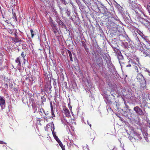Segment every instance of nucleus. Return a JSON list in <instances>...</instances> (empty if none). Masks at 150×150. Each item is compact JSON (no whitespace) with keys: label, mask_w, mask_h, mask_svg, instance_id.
<instances>
[{"label":"nucleus","mask_w":150,"mask_h":150,"mask_svg":"<svg viewBox=\"0 0 150 150\" xmlns=\"http://www.w3.org/2000/svg\"><path fill=\"white\" fill-rule=\"evenodd\" d=\"M137 79L138 81L140 82L142 81V80L144 81V84L143 87H144L146 85V81L144 79L143 76L140 73L138 74L137 75Z\"/></svg>","instance_id":"20e7f679"},{"label":"nucleus","mask_w":150,"mask_h":150,"mask_svg":"<svg viewBox=\"0 0 150 150\" xmlns=\"http://www.w3.org/2000/svg\"><path fill=\"white\" fill-rule=\"evenodd\" d=\"M55 138H54L57 141V142L58 143H59L61 142V141H60V140L58 138L57 136H55Z\"/></svg>","instance_id":"393cba45"},{"label":"nucleus","mask_w":150,"mask_h":150,"mask_svg":"<svg viewBox=\"0 0 150 150\" xmlns=\"http://www.w3.org/2000/svg\"><path fill=\"white\" fill-rule=\"evenodd\" d=\"M12 40L15 43L18 42H20V40L18 37L15 38H12Z\"/></svg>","instance_id":"2eb2a0df"},{"label":"nucleus","mask_w":150,"mask_h":150,"mask_svg":"<svg viewBox=\"0 0 150 150\" xmlns=\"http://www.w3.org/2000/svg\"><path fill=\"white\" fill-rule=\"evenodd\" d=\"M50 107H51V110H53V106L51 102L50 103Z\"/></svg>","instance_id":"ea45409f"},{"label":"nucleus","mask_w":150,"mask_h":150,"mask_svg":"<svg viewBox=\"0 0 150 150\" xmlns=\"http://www.w3.org/2000/svg\"><path fill=\"white\" fill-rule=\"evenodd\" d=\"M129 138L130 140H132V139H133V137L131 136H129Z\"/></svg>","instance_id":"a18cd8bd"},{"label":"nucleus","mask_w":150,"mask_h":150,"mask_svg":"<svg viewBox=\"0 0 150 150\" xmlns=\"http://www.w3.org/2000/svg\"><path fill=\"white\" fill-rule=\"evenodd\" d=\"M17 32H15L13 34L15 37H18V36L17 35Z\"/></svg>","instance_id":"a19ab883"},{"label":"nucleus","mask_w":150,"mask_h":150,"mask_svg":"<svg viewBox=\"0 0 150 150\" xmlns=\"http://www.w3.org/2000/svg\"><path fill=\"white\" fill-rule=\"evenodd\" d=\"M34 109L35 110V112H36V111H37V108H34Z\"/></svg>","instance_id":"bf43d9fd"},{"label":"nucleus","mask_w":150,"mask_h":150,"mask_svg":"<svg viewBox=\"0 0 150 150\" xmlns=\"http://www.w3.org/2000/svg\"><path fill=\"white\" fill-rule=\"evenodd\" d=\"M145 134V136H144V138H145V139L147 141V142H148L149 140L147 138V137H145V136H147V133H144Z\"/></svg>","instance_id":"7c9ffc66"},{"label":"nucleus","mask_w":150,"mask_h":150,"mask_svg":"<svg viewBox=\"0 0 150 150\" xmlns=\"http://www.w3.org/2000/svg\"><path fill=\"white\" fill-rule=\"evenodd\" d=\"M44 119L47 122H48V121L47 120L48 119L47 118V117H44Z\"/></svg>","instance_id":"8fccbe9b"},{"label":"nucleus","mask_w":150,"mask_h":150,"mask_svg":"<svg viewBox=\"0 0 150 150\" xmlns=\"http://www.w3.org/2000/svg\"><path fill=\"white\" fill-rule=\"evenodd\" d=\"M82 121L83 122H84L85 124H86L85 123V122H84V119H83H83H82Z\"/></svg>","instance_id":"6e6d98bb"},{"label":"nucleus","mask_w":150,"mask_h":150,"mask_svg":"<svg viewBox=\"0 0 150 150\" xmlns=\"http://www.w3.org/2000/svg\"><path fill=\"white\" fill-rule=\"evenodd\" d=\"M73 8H74V9H75V8H76V6L74 5H73L72 6Z\"/></svg>","instance_id":"5fc2aeb1"},{"label":"nucleus","mask_w":150,"mask_h":150,"mask_svg":"<svg viewBox=\"0 0 150 150\" xmlns=\"http://www.w3.org/2000/svg\"><path fill=\"white\" fill-rule=\"evenodd\" d=\"M8 30L9 33L11 34L13 33V31H14L13 29H9Z\"/></svg>","instance_id":"bb28decb"},{"label":"nucleus","mask_w":150,"mask_h":150,"mask_svg":"<svg viewBox=\"0 0 150 150\" xmlns=\"http://www.w3.org/2000/svg\"><path fill=\"white\" fill-rule=\"evenodd\" d=\"M139 9L140 10V11H141L142 13V11H141V8H140V9Z\"/></svg>","instance_id":"680f3d73"},{"label":"nucleus","mask_w":150,"mask_h":150,"mask_svg":"<svg viewBox=\"0 0 150 150\" xmlns=\"http://www.w3.org/2000/svg\"><path fill=\"white\" fill-rule=\"evenodd\" d=\"M122 46L125 49H128L129 48L128 43L127 42H122Z\"/></svg>","instance_id":"f8f14e48"},{"label":"nucleus","mask_w":150,"mask_h":150,"mask_svg":"<svg viewBox=\"0 0 150 150\" xmlns=\"http://www.w3.org/2000/svg\"><path fill=\"white\" fill-rule=\"evenodd\" d=\"M30 32H31V37L32 38H33V36H34V34L33 33V32H34L33 31V30H32V29H31L30 30Z\"/></svg>","instance_id":"c756f323"},{"label":"nucleus","mask_w":150,"mask_h":150,"mask_svg":"<svg viewBox=\"0 0 150 150\" xmlns=\"http://www.w3.org/2000/svg\"><path fill=\"white\" fill-rule=\"evenodd\" d=\"M64 112L65 115L67 117H69L70 116V115L69 110L66 108H64Z\"/></svg>","instance_id":"9d476101"},{"label":"nucleus","mask_w":150,"mask_h":150,"mask_svg":"<svg viewBox=\"0 0 150 150\" xmlns=\"http://www.w3.org/2000/svg\"><path fill=\"white\" fill-rule=\"evenodd\" d=\"M70 18L71 20H73V19L71 17Z\"/></svg>","instance_id":"69168bd1"},{"label":"nucleus","mask_w":150,"mask_h":150,"mask_svg":"<svg viewBox=\"0 0 150 150\" xmlns=\"http://www.w3.org/2000/svg\"><path fill=\"white\" fill-rule=\"evenodd\" d=\"M21 55L23 57V59H25V55L24 54L23 52H22Z\"/></svg>","instance_id":"cd10ccee"},{"label":"nucleus","mask_w":150,"mask_h":150,"mask_svg":"<svg viewBox=\"0 0 150 150\" xmlns=\"http://www.w3.org/2000/svg\"><path fill=\"white\" fill-rule=\"evenodd\" d=\"M67 52H68V53L69 54V57L70 61H73V59L72 57V54H71V51L70 50H68Z\"/></svg>","instance_id":"dca6fc26"},{"label":"nucleus","mask_w":150,"mask_h":150,"mask_svg":"<svg viewBox=\"0 0 150 150\" xmlns=\"http://www.w3.org/2000/svg\"><path fill=\"white\" fill-rule=\"evenodd\" d=\"M149 75L150 76V72L149 73Z\"/></svg>","instance_id":"338daca9"},{"label":"nucleus","mask_w":150,"mask_h":150,"mask_svg":"<svg viewBox=\"0 0 150 150\" xmlns=\"http://www.w3.org/2000/svg\"><path fill=\"white\" fill-rule=\"evenodd\" d=\"M61 21H62L60 20L59 19H57V22L58 24H59L60 22H61Z\"/></svg>","instance_id":"c9c22d12"},{"label":"nucleus","mask_w":150,"mask_h":150,"mask_svg":"<svg viewBox=\"0 0 150 150\" xmlns=\"http://www.w3.org/2000/svg\"><path fill=\"white\" fill-rule=\"evenodd\" d=\"M138 20L142 24L144 25L146 27H147L148 29L149 28L150 22L148 20L141 17L138 18Z\"/></svg>","instance_id":"f257e3e1"},{"label":"nucleus","mask_w":150,"mask_h":150,"mask_svg":"<svg viewBox=\"0 0 150 150\" xmlns=\"http://www.w3.org/2000/svg\"><path fill=\"white\" fill-rule=\"evenodd\" d=\"M114 50L115 51H117L118 50L119 51V50H118L117 49H116V48L114 49ZM117 52H116V54H117Z\"/></svg>","instance_id":"3c124183"},{"label":"nucleus","mask_w":150,"mask_h":150,"mask_svg":"<svg viewBox=\"0 0 150 150\" xmlns=\"http://www.w3.org/2000/svg\"><path fill=\"white\" fill-rule=\"evenodd\" d=\"M68 106L69 108V109L71 110V106L69 104H68Z\"/></svg>","instance_id":"49530a36"},{"label":"nucleus","mask_w":150,"mask_h":150,"mask_svg":"<svg viewBox=\"0 0 150 150\" xmlns=\"http://www.w3.org/2000/svg\"><path fill=\"white\" fill-rule=\"evenodd\" d=\"M49 22L50 23V25H51L52 23H55V22H54L53 20H52V18L50 17L49 19Z\"/></svg>","instance_id":"5701e85b"},{"label":"nucleus","mask_w":150,"mask_h":150,"mask_svg":"<svg viewBox=\"0 0 150 150\" xmlns=\"http://www.w3.org/2000/svg\"><path fill=\"white\" fill-rule=\"evenodd\" d=\"M44 113L45 114V115H47V114H48V113H46L45 112V113Z\"/></svg>","instance_id":"052dcab7"},{"label":"nucleus","mask_w":150,"mask_h":150,"mask_svg":"<svg viewBox=\"0 0 150 150\" xmlns=\"http://www.w3.org/2000/svg\"><path fill=\"white\" fill-rule=\"evenodd\" d=\"M76 1L79 8L81 7L82 6V5L79 0H76Z\"/></svg>","instance_id":"f3484780"},{"label":"nucleus","mask_w":150,"mask_h":150,"mask_svg":"<svg viewBox=\"0 0 150 150\" xmlns=\"http://www.w3.org/2000/svg\"><path fill=\"white\" fill-rule=\"evenodd\" d=\"M0 105L1 109H3L5 107V102L4 97L0 96Z\"/></svg>","instance_id":"6e6552de"},{"label":"nucleus","mask_w":150,"mask_h":150,"mask_svg":"<svg viewBox=\"0 0 150 150\" xmlns=\"http://www.w3.org/2000/svg\"><path fill=\"white\" fill-rule=\"evenodd\" d=\"M51 111L52 115L54 117H55V115L54 113L53 110H51Z\"/></svg>","instance_id":"79ce46f5"},{"label":"nucleus","mask_w":150,"mask_h":150,"mask_svg":"<svg viewBox=\"0 0 150 150\" xmlns=\"http://www.w3.org/2000/svg\"><path fill=\"white\" fill-rule=\"evenodd\" d=\"M70 3L72 5V6L73 5H74L73 2L72 1H70Z\"/></svg>","instance_id":"4d7b16f0"},{"label":"nucleus","mask_w":150,"mask_h":150,"mask_svg":"<svg viewBox=\"0 0 150 150\" xmlns=\"http://www.w3.org/2000/svg\"><path fill=\"white\" fill-rule=\"evenodd\" d=\"M51 26V30L54 32L55 35H56L58 32V28L55 23H52L50 25Z\"/></svg>","instance_id":"0eeeda50"},{"label":"nucleus","mask_w":150,"mask_h":150,"mask_svg":"<svg viewBox=\"0 0 150 150\" xmlns=\"http://www.w3.org/2000/svg\"><path fill=\"white\" fill-rule=\"evenodd\" d=\"M144 56L145 57H146V56H149V54H148L147 52H143Z\"/></svg>","instance_id":"b1692460"},{"label":"nucleus","mask_w":150,"mask_h":150,"mask_svg":"<svg viewBox=\"0 0 150 150\" xmlns=\"http://www.w3.org/2000/svg\"><path fill=\"white\" fill-rule=\"evenodd\" d=\"M0 144H6V142H5L3 141H0Z\"/></svg>","instance_id":"58836bf2"},{"label":"nucleus","mask_w":150,"mask_h":150,"mask_svg":"<svg viewBox=\"0 0 150 150\" xmlns=\"http://www.w3.org/2000/svg\"><path fill=\"white\" fill-rule=\"evenodd\" d=\"M134 110L137 115H138L140 116L146 115L145 110L143 111L138 106H136L134 107Z\"/></svg>","instance_id":"f03ea898"},{"label":"nucleus","mask_w":150,"mask_h":150,"mask_svg":"<svg viewBox=\"0 0 150 150\" xmlns=\"http://www.w3.org/2000/svg\"><path fill=\"white\" fill-rule=\"evenodd\" d=\"M103 13L104 14H106V13L105 12H104V13Z\"/></svg>","instance_id":"e2e57ef3"},{"label":"nucleus","mask_w":150,"mask_h":150,"mask_svg":"<svg viewBox=\"0 0 150 150\" xmlns=\"http://www.w3.org/2000/svg\"><path fill=\"white\" fill-rule=\"evenodd\" d=\"M21 57H18L16 58L15 60L16 63L17 64V66L19 67L21 66Z\"/></svg>","instance_id":"9b49d317"},{"label":"nucleus","mask_w":150,"mask_h":150,"mask_svg":"<svg viewBox=\"0 0 150 150\" xmlns=\"http://www.w3.org/2000/svg\"><path fill=\"white\" fill-rule=\"evenodd\" d=\"M61 1L65 5H66L67 4V2H66L65 0H61Z\"/></svg>","instance_id":"2f4dec72"},{"label":"nucleus","mask_w":150,"mask_h":150,"mask_svg":"<svg viewBox=\"0 0 150 150\" xmlns=\"http://www.w3.org/2000/svg\"><path fill=\"white\" fill-rule=\"evenodd\" d=\"M137 62H138V63H139V60H137Z\"/></svg>","instance_id":"0e129e2a"},{"label":"nucleus","mask_w":150,"mask_h":150,"mask_svg":"<svg viewBox=\"0 0 150 150\" xmlns=\"http://www.w3.org/2000/svg\"><path fill=\"white\" fill-rule=\"evenodd\" d=\"M13 16L14 18H15L17 20V16H16L15 13H13Z\"/></svg>","instance_id":"e433bc0d"},{"label":"nucleus","mask_w":150,"mask_h":150,"mask_svg":"<svg viewBox=\"0 0 150 150\" xmlns=\"http://www.w3.org/2000/svg\"><path fill=\"white\" fill-rule=\"evenodd\" d=\"M87 123L88 125H89L90 127H91V124H89L88 120H87Z\"/></svg>","instance_id":"de8ad7c7"},{"label":"nucleus","mask_w":150,"mask_h":150,"mask_svg":"<svg viewBox=\"0 0 150 150\" xmlns=\"http://www.w3.org/2000/svg\"><path fill=\"white\" fill-rule=\"evenodd\" d=\"M135 69L137 71V72H138V69L137 67H135Z\"/></svg>","instance_id":"603ef678"},{"label":"nucleus","mask_w":150,"mask_h":150,"mask_svg":"<svg viewBox=\"0 0 150 150\" xmlns=\"http://www.w3.org/2000/svg\"><path fill=\"white\" fill-rule=\"evenodd\" d=\"M24 60V63L25 64V59H23Z\"/></svg>","instance_id":"13d9d810"},{"label":"nucleus","mask_w":150,"mask_h":150,"mask_svg":"<svg viewBox=\"0 0 150 150\" xmlns=\"http://www.w3.org/2000/svg\"><path fill=\"white\" fill-rule=\"evenodd\" d=\"M41 99L42 100V102H45L46 100V99L44 96H42L41 97Z\"/></svg>","instance_id":"72a5a7b5"},{"label":"nucleus","mask_w":150,"mask_h":150,"mask_svg":"<svg viewBox=\"0 0 150 150\" xmlns=\"http://www.w3.org/2000/svg\"><path fill=\"white\" fill-rule=\"evenodd\" d=\"M147 7L149 12L150 14V2L148 4Z\"/></svg>","instance_id":"a878e982"},{"label":"nucleus","mask_w":150,"mask_h":150,"mask_svg":"<svg viewBox=\"0 0 150 150\" xmlns=\"http://www.w3.org/2000/svg\"><path fill=\"white\" fill-rule=\"evenodd\" d=\"M116 7L118 9L119 13L122 16H124L125 15V12L123 8L118 4L116 6Z\"/></svg>","instance_id":"423d86ee"},{"label":"nucleus","mask_w":150,"mask_h":150,"mask_svg":"<svg viewBox=\"0 0 150 150\" xmlns=\"http://www.w3.org/2000/svg\"><path fill=\"white\" fill-rule=\"evenodd\" d=\"M53 124L52 122V123H50V124L51 125V130H52V134H53V135L54 137V138H55V137H56L55 136H57L56 135V134L55 133V132L54 131V127L53 128V130H52V127H54V125L53 124Z\"/></svg>","instance_id":"ddd939ff"},{"label":"nucleus","mask_w":150,"mask_h":150,"mask_svg":"<svg viewBox=\"0 0 150 150\" xmlns=\"http://www.w3.org/2000/svg\"><path fill=\"white\" fill-rule=\"evenodd\" d=\"M59 24L60 25V26L61 27H62V28L64 27L66 28H67L66 26L64 25V24L63 23L62 21L61 22H60Z\"/></svg>","instance_id":"6ab92c4d"},{"label":"nucleus","mask_w":150,"mask_h":150,"mask_svg":"<svg viewBox=\"0 0 150 150\" xmlns=\"http://www.w3.org/2000/svg\"><path fill=\"white\" fill-rule=\"evenodd\" d=\"M125 106L124 107V108L125 109H126V110H128L129 107L125 103Z\"/></svg>","instance_id":"c85d7f7f"},{"label":"nucleus","mask_w":150,"mask_h":150,"mask_svg":"<svg viewBox=\"0 0 150 150\" xmlns=\"http://www.w3.org/2000/svg\"><path fill=\"white\" fill-rule=\"evenodd\" d=\"M39 112H40L41 114H42L43 113H45L44 110L42 108H40L39 109Z\"/></svg>","instance_id":"4be33fe9"},{"label":"nucleus","mask_w":150,"mask_h":150,"mask_svg":"<svg viewBox=\"0 0 150 150\" xmlns=\"http://www.w3.org/2000/svg\"><path fill=\"white\" fill-rule=\"evenodd\" d=\"M3 61L1 59H0V68L1 67Z\"/></svg>","instance_id":"4c0bfd02"},{"label":"nucleus","mask_w":150,"mask_h":150,"mask_svg":"<svg viewBox=\"0 0 150 150\" xmlns=\"http://www.w3.org/2000/svg\"><path fill=\"white\" fill-rule=\"evenodd\" d=\"M144 40L146 42V44L147 45V46L149 47L150 46V41L147 38V37H146L144 38Z\"/></svg>","instance_id":"4468645a"},{"label":"nucleus","mask_w":150,"mask_h":150,"mask_svg":"<svg viewBox=\"0 0 150 150\" xmlns=\"http://www.w3.org/2000/svg\"><path fill=\"white\" fill-rule=\"evenodd\" d=\"M131 64H129L128 65H127L126 66V67H131Z\"/></svg>","instance_id":"864d4df0"},{"label":"nucleus","mask_w":150,"mask_h":150,"mask_svg":"<svg viewBox=\"0 0 150 150\" xmlns=\"http://www.w3.org/2000/svg\"><path fill=\"white\" fill-rule=\"evenodd\" d=\"M54 14H55V16H56L57 17V16L58 13H57V11H55L54 10Z\"/></svg>","instance_id":"37998d69"},{"label":"nucleus","mask_w":150,"mask_h":150,"mask_svg":"<svg viewBox=\"0 0 150 150\" xmlns=\"http://www.w3.org/2000/svg\"><path fill=\"white\" fill-rule=\"evenodd\" d=\"M117 57L118 59L119 63L120 64L121 67H122V64L124 63V60L123 56L120 51L118 50L117 51Z\"/></svg>","instance_id":"7ed1b4c3"},{"label":"nucleus","mask_w":150,"mask_h":150,"mask_svg":"<svg viewBox=\"0 0 150 150\" xmlns=\"http://www.w3.org/2000/svg\"><path fill=\"white\" fill-rule=\"evenodd\" d=\"M83 45V46H84L85 49L86 50L87 49H88L87 48V47H86V44H84Z\"/></svg>","instance_id":"c03bdc74"},{"label":"nucleus","mask_w":150,"mask_h":150,"mask_svg":"<svg viewBox=\"0 0 150 150\" xmlns=\"http://www.w3.org/2000/svg\"><path fill=\"white\" fill-rule=\"evenodd\" d=\"M122 150H125L124 148H123V149Z\"/></svg>","instance_id":"774afa93"},{"label":"nucleus","mask_w":150,"mask_h":150,"mask_svg":"<svg viewBox=\"0 0 150 150\" xmlns=\"http://www.w3.org/2000/svg\"><path fill=\"white\" fill-rule=\"evenodd\" d=\"M59 144L61 147L62 150H65V149L64 146H63L61 142L59 143Z\"/></svg>","instance_id":"412c9836"},{"label":"nucleus","mask_w":150,"mask_h":150,"mask_svg":"<svg viewBox=\"0 0 150 150\" xmlns=\"http://www.w3.org/2000/svg\"><path fill=\"white\" fill-rule=\"evenodd\" d=\"M61 121L62 123L64 124V125L66 128L67 131L68 132V130L69 132H70V130L69 127V126H70V124L68 122H67V120L65 119H61Z\"/></svg>","instance_id":"39448f33"},{"label":"nucleus","mask_w":150,"mask_h":150,"mask_svg":"<svg viewBox=\"0 0 150 150\" xmlns=\"http://www.w3.org/2000/svg\"><path fill=\"white\" fill-rule=\"evenodd\" d=\"M134 139L135 140H139L142 139V137L140 136V134H138L137 132H134Z\"/></svg>","instance_id":"1a4fd4ad"},{"label":"nucleus","mask_w":150,"mask_h":150,"mask_svg":"<svg viewBox=\"0 0 150 150\" xmlns=\"http://www.w3.org/2000/svg\"><path fill=\"white\" fill-rule=\"evenodd\" d=\"M61 21H62L60 20L59 19H57V22L58 24H59L60 22H61Z\"/></svg>","instance_id":"f704fd0d"},{"label":"nucleus","mask_w":150,"mask_h":150,"mask_svg":"<svg viewBox=\"0 0 150 150\" xmlns=\"http://www.w3.org/2000/svg\"><path fill=\"white\" fill-rule=\"evenodd\" d=\"M66 14L68 16H70L71 12L70 10L67 9L66 11Z\"/></svg>","instance_id":"aec40b11"},{"label":"nucleus","mask_w":150,"mask_h":150,"mask_svg":"<svg viewBox=\"0 0 150 150\" xmlns=\"http://www.w3.org/2000/svg\"><path fill=\"white\" fill-rule=\"evenodd\" d=\"M88 146L87 145H86V147H84V146L83 147V150H89V149L87 147Z\"/></svg>","instance_id":"473e14b6"},{"label":"nucleus","mask_w":150,"mask_h":150,"mask_svg":"<svg viewBox=\"0 0 150 150\" xmlns=\"http://www.w3.org/2000/svg\"><path fill=\"white\" fill-rule=\"evenodd\" d=\"M50 125L49 124H47L46 125V127L45 128V130L48 131L49 129H51Z\"/></svg>","instance_id":"a211bd4d"},{"label":"nucleus","mask_w":150,"mask_h":150,"mask_svg":"<svg viewBox=\"0 0 150 150\" xmlns=\"http://www.w3.org/2000/svg\"><path fill=\"white\" fill-rule=\"evenodd\" d=\"M114 18H115V19L117 20V21L118 20V18L116 16H115L114 17Z\"/></svg>","instance_id":"09e8293b"}]
</instances>
